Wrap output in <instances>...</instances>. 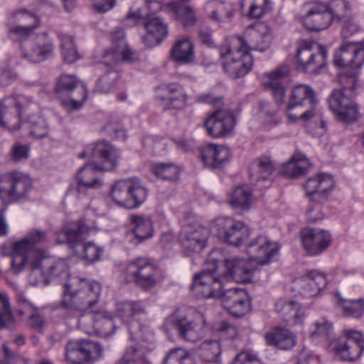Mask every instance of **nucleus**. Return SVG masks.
<instances>
[{
  "mask_svg": "<svg viewBox=\"0 0 364 364\" xmlns=\"http://www.w3.org/2000/svg\"><path fill=\"white\" fill-rule=\"evenodd\" d=\"M333 334L332 323L326 318L316 320L312 327L311 335L314 338L330 341Z\"/></svg>",
  "mask_w": 364,
  "mask_h": 364,
  "instance_id": "50",
  "label": "nucleus"
},
{
  "mask_svg": "<svg viewBox=\"0 0 364 364\" xmlns=\"http://www.w3.org/2000/svg\"><path fill=\"white\" fill-rule=\"evenodd\" d=\"M48 240L46 232L33 230L13 245L11 269L19 273L23 267L36 268L46 259V252L38 247Z\"/></svg>",
  "mask_w": 364,
  "mask_h": 364,
  "instance_id": "4",
  "label": "nucleus"
},
{
  "mask_svg": "<svg viewBox=\"0 0 364 364\" xmlns=\"http://www.w3.org/2000/svg\"><path fill=\"white\" fill-rule=\"evenodd\" d=\"M164 90L166 96L160 97L164 109H182L186 106L188 97L181 85L170 83Z\"/></svg>",
  "mask_w": 364,
  "mask_h": 364,
  "instance_id": "30",
  "label": "nucleus"
},
{
  "mask_svg": "<svg viewBox=\"0 0 364 364\" xmlns=\"http://www.w3.org/2000/svg\"><path fill=\"white\" fill-rule=\"evenodd\" d=\"M342 22L341 35L344 38H348L356 33L358 30V26L355 22L351 15L346 16L340 20Z\"/></svg>",
  "mask_w": 364,
  "mask_h": 364,
  "instance_id": "64",
  "label": "nucleus"
},
{
  "mask_svg": "<svg viewBox=\"0 0 364 364\" xmlns=\"http://www.w3.org/2000/svg\"><path fill=\"white\" fill-rule=\"evenodd\" d=\"M119 75L114 70H109L105 73L98 80L97 88L103 93L109 92L114 87L115 82Z\"/></svg>",
  "mask_w": 364,
  "mask_h": 364,
  "instance_id": "59",
  "label": "nucleus"
},
{
  "mask_svg": "<svg viewBox=\"0 0 364 364\" xmlns=\"http://www.w3.org/2000/svg\"><path fill=\"white\" fill-rule=\"evenodd\" d=\"M46 263L48 267L43 270L45 285H47L53 279H58L63 284L71 278L69 274L68 264L66 260H46Z\"/></svg>",
  "mask_w": 364,
  "mask_h": 364,
  "instance_id": "38",
  "label": "nucleus"
},
{
  "mask_svg": "<svg viewBox=\"0 0 364 364\" xmlns=\"http://www.w3.org/2000/svg\"><path fill=\"white\" fill-rule=\"evenodd\" d=\"M100 294L101 286L98 282L73 277L63 283L58 308L71 314L86 311L97 304Z\"/></svg>",
  "mask_w": 364,
  "mask_h": 364,
  "instance_id": "3",
  "label": "nucleus"
},
{
  "mask_svg": "<svg viewBox=\"0 0 364 364\" xmlns=\"http://www.w3.org/2000/svg\"><path fill=\"white\" fill-rule=\"evenodd\" d=\"M264 338L267 346L284 350L291 349L296 343L295 334L284 328H275L267 331Z\"/></svg>",
  "mask_w": 364,
  "mask_h": 364,
  "instance_id": "32",
  "label": "nucleus"
},
{
  "mask_svg": "<svg viewBox=\"0 0 364 364\" xmlns=\"http://www.w3.org/2000/svg\"><path fill=\"white\" fill-rule=\"evenodd\" d=\"M208 230L198 224H188L183 227L179 240L184 250L188 252H200L205 246Z\"/></svg>",
  "mask_w": 364,
  "mask_h": 364,
  "instance_id": "20",
  "label": "nucleus"
},
{
  "mask_svg": "<svg viewBox=\"0 0 364 364\" xmlns=\"http://www.w3.org/2000/svg\"><path fill=\"white\" fill-rule=\"evenodd\" d=\"M340 82L343 88L331 92L328 99V106L338 121L351 124L358 119L359 112L358 105L348 92L357 88V77L343 75L340 77Z\"/></svg>",
  "mask_w": 364,
  "mask_h": 364,
  "instance_id": "5",
  "label": "nucleus"
},
{
  "mask_svg": "<svg viewBox=\"0 0 364 364\" xmlns=\"http://www.w3.org/2000/svg\"><path fill=\"white\" fill-rule=\"evenodd\" d=\"M165 7L173 13L176 20L186 28L193 26L197 22L196 11L190 6L171 2Z\"/></svg>",
  "mask_w": 364,
  "mask_h": 364,
  "instance_id": "39",
  "label": "nucleus"
},
{
  "mask_svg": "<svg viewBox=\"0 0 364 364\" xmlns=\"http://www.w3.org/2000/svg\"><path fill=\"white\" fill-rule=\"evenodd\" d=\"M238 38L241 42L240 46L250 53L252 50L264 52L269 48L272 40L270 30L266 26L248 28L244 37H230Z\"/></svg>",
  "mask_w": 364,
  "mask_h": 364,
  "instance_id": "22",
  "label": "nucleus"
},
{
  "mask_svg": "<svg viewBox=\"0 0 364 364\" xmlns=\"http://www.w3.org/2000/svg\"><path fill=\"white\" fill-rule=\"evenodd\" d=\"M129 220L132 231L139 242L152 236L153 224L149 216L132 215L129 217Z\"/></svg>",
  "mask_w": 364,
  "mask_h": 364,
  "instance_id": "40",
  "label": "nucleus"
},
{
  "mask_svg": "<svg viewBox=\"0 0 364 364\" xmlns=\"http://www.w3.org/2000/svg\"><path fill=\"white\" fill-rule=\"evenodd\" d=\"M18 25L28 27L30 29L35 30L40 26L38 17L26 10H21L14 14V16Z\"/></svg>",
  "mask_w": 364,
  "mask_h": 364,
  "instance_id": "57",
  "label": "nucleus"
},
{
  "mask_svg": "<svg viewBox=\"0 0 364 364\" xmlns=\"http://www.w3.org/2000/svg\"><path fill=\"white\" fill-rule=\"evenodd\" d=\"M103 349L96 341L87 339L69 341L65 346V359L68 364H85L97 360Z\"/></svg>",
  "mask_w": 364,
  "mask_h": 364,
  "instance_id": "14",
  "label": "nucleus"
},
{
  "mask_svg": "<svg viewBox=\"0 0 364 364\" xmlns=\"http://www.w3.org/2000/svg\"><path fill=\"white\" fill-rule=\"evenodd\" d=\"M102 250L92 242L84 245L83 257L88 263H92L100 259Z\"/></svg>",
  "mask_w": 364,
  "mask_h": 364,
  "instance_id": "63",
  "label": "nucleus"
},
{
  "mask_svg": "<svg viewBox=\"0 0 364 364\" xmlns=\"http://www.w3.org/2000/svg\"><path fill=\"white\" fill-rule=\"evenodd\" d=\"M278 250V245L264 235H259L252 239L246 249L250 259L261 264H267Z\"/></svg>",
  "mask_w": 364,
  "mask_h": 364,
  "instance_id": "23",
  "label": "nucleus"
},
{
  "mask_svg": "<svg viewBox=\"0 0 364 364\" xmlns=\"http://www.w3.org/2000/svg\"><path fill=\"white\" fill-rule=\"evenodd\" d=\"M153 173L163 180H176L179 174L178 168L173 164H156L151 168Z\"/></svg>",
  "mask_w": 364,
  "mask_h": 364,
  "instance_id": "52",
  "label": "nucleus"
},
{
  "mask_svg": "<svg viewBox=\"0 0 364 364\" xmlns=\"http://www.w3.org/2000/svg\"><path fill=\"white\" fill-rule=\"evenodd\" d=\"M328 6V12H331L332 20L336 18L339 20L350 14V5L346 0H331Z\"/></svg>",
  "mask_w": 364,
  "mask_h": 364,
  "instance_id": "56",
  "label": "nucleus"
},
{
  "mask_svg": "<svg viewBox=\"0 0 364 364\" xmlns=\"http://www.w3.org/2000/svg\"><path fill=\"white\" fill-rule=\"evenodd\" d=\"M20 49L24 59L38 63L53 55L54 45L46 36H38L32 40L21 42Z\"/></svg>",
  "mask_w": 364,
  "mask_h": 364,
  "instance_id": "17",
  "label": "nucleus"
},
{
  "mask_svg": "<svg viewBox=\"0 0 364 364\" xmlns=\"http://www.w3.org/2000/svg\"><path fill=\"white\" fill-rule=\"evenodd\" d=\"M125 278L144 291L154 288L160 282L157 267L149 259L136 257L129 261L124 268Z\"/></svg>",
  "mask_w": 364,
  "mask_h": 364,
  "instance_id": "9",
  "label": "nucleus"
},
{
  "mask_svg": "<svg viewBox=\"0 0 364 364\" xmlns=\"http://www.w3.org/2000/svg\"><path fill=\"white\" fill-rule=\"evenodd\" d=\"M95 326V334L103 338L112 335L116 328L112 317L105 311H96Z\"/></svg>",
  "mask_w": 364,
  "mask_h": 364,
  "instance_id": "45",
  "label": "nucleus"
},
{
  "mask_svg": "<svg viewBox=\"0 0 364 364\" xmlns=\"http://www.w3.org/2000/svg\"><path fill=\"white\" fill-rule=\"evenodd\" d=\"M164 364H193V360L185 349L176 348L171 349L166 354Z\"/></svg>",
  "mask_w": 364,
  "mask_h": 364,
  "instance_id": "54",
  "label": "nucleus"
},
{
  "mask_svg": "<svg viewBox=\"0 0 364 364\" xmlns=\"http://www.w3.org/2000/svg\"><path fill=\"white\" fill-rule=\"evenodd\" d=\"M55 92L60 97L64 93L68 97L60 100V104L68 112L77 111L82 108L87 99V90L74 75H62L55 87Z\"/></svg>",
  "mask_w": 364,
  "mask_h": 364,
  "instance_id": "12",
  "label": "nucleus"
},
{
  "mask_svg": "<svg viewBox=\"0 0 364 364\" xmlns=\"http://www.w3.org/2000/svg\"><path fill=\"white\" fill-rule=\"evenodd\" d=\"M275 309L287 322L297 324L302 321L304 311L300 305L294 301L278 299L275 304Z\"/></svg>",
  "mask_w": 364,
  "mask_h": 364,
  "instance_id": "37",
  "label": "nucleus"
},
{
  "mask_svg": "<svg viewBox=\"0 0 364 364\" xmlns=\"http://www.w3.org/2000/svg\"><path fill=\"white\" fill-rule=\"evenodd\" d=\"M309 166L310 163L305 156L296 154L283 166L282 173L289 177H296L304 174Z\"/></svg>",
  "mask_w": 364,
  "mask_h": 364,
  "instance_id": "43",
  "label": "nucleus"
},
{
  "mask_svg": "<svg viewBox=\"0 0 364 364\" xmlns=\"http://www.w3.org/2000/svg\"><path fill=\"white\" fill-rule=\"evenodd\" d=\"M274 164L268 156L258 158L251 166L250 178L252 182H266L267 184L259 186L260 188H267L270 186L269 181L273 171Z\"/></svg>",
  "mask_w": 364,
  "mask_h": 364,
  "instance_id": "34",
  "label": "nucleus"
},
{
  "mask_svg": "<svg viewBox=\"0 0 364 364\" xmlns=\"http://www.w3.org/2000/svg\"><path fill=\"white\" fill-rule=\"evenodd\" d=\"M171 58L178 64H190L195 60L194 44L188 38L176 41L171 48Z\"/></svg>",
  "mask_w": 364,
  "mask_h": 364,
  "instance_id": "36",
  "label": "nucleus"
},
{
  "mask_svg": "<svg viewBox=\"0 0 364 364\" xmlns=\"http://www.w3.org/2000/svg\"><path fill=\"white\" fill-rule=\"evenodd\" d=\"M289 68L287 65H282L264 75L263 85L272 92L277 105L284 102V82L289 78Z\"/></svg>",
  "mask_w": 364,
  "mask_h": 364,
  "instance_id": "26",
  "label": "nucleus"
},
{
  "mask_svg": "<svg viewBox=\"0 0 364 364\" xmlns=\"http://www.w3.org/2000/svg\"><path fill=\"white\" fill-rule=\"evenodd\" d=\"M129 191V179L120 180L112 186L110 195L118 205L130 208Z\"/></svg>",
  "mask_w": 364,
  "mask_h": 364,
  "instance_id": "44",
  "label": "nucleus"
},
{
  "mask_svg": "<svg viewBox=\"0 0 364 364\" xmlns=\"http://www.w3.org/2000/svg\"><path fill=\"white\" fill-rule=\"evenodd\" d=\"M192 287L204 298L220 296L223 307L234 316H242L250 311V301L244 289L231 288L222 291V279L216 264H214L213 269H204L196 274Z\"/></svg>",
  "mask_w": 364,
  "mask_h": 364,
  "instance_id": "1",
  "label": "nucleus"
},
{
  "mask_svg": "<svg viewBox=\"0 0 364 364\" xmlns=\"http://www.w3.org/2000/svg\"><path fill=\"white\" fill-rule=\"evenodd\" d=\"M112 48L111 52L106 54V57L112 55L114 62L119 60L132 63L136 60L134 53L129 48L122 31H117L112 35Z\"/></svg>",
  "mask_w": 364,
  "mask_h": 364,
  "instance_id": "35",
  "label": "nucleus"
},
{
  "mask_svg": "<svg viewBox=\"0 0 364 364\" xmlns=\"http://www.w3.org/2000/svg\"><path fill=\"white\" fill-rule=\"evenodd\" d=\"M146 313V308L141 301H129L117 304L116 315L124 322H131L134 316Z\"/></svg>",
  "mask_w": 364,
  "mask_h": 364,
  "instance_id": "42",
  "label": "nucleus"
},
{
  "mask_svg": "<svg viewBox=\"0 0 364 364\" xmlns=\"http://www.w3.org/2000/svg\"><path fill=\"white\" fill-rule=\"evenodd\" d=\"M302 245L311 256H317L326 251L332 243L329 231L317 228H305L301 231Z\"/></svg>",
  "mask_w": 364,
  "mask_h": 364,
  "instance_id": "21",
  "label": "nucleus"
},
{
  "mask_svg": "<svg viewBox=\"0 0 364 364\" xmlns=\"http://www.w3.org/2000/svg\"><path fill=\"white\" fill-rule=\"evenodd\" d=\"M144 28L146 34L144 36L143 41L149 47L161 43L168 33V24L159 16L147 17L144 23Z\"/></svg>",
  "mask_w": 364,
  "mask_h": 364,
  "instance_id": "28",
  "label": "nucleus"
},
{
  "mask_svg": "<svg viewBox=\"0 0 364 364\" xmlns=\"http://www.w3.org/2000/svg\"><path fill=\"white\" fill-rule=\"evenodd\" d=\"M200 357L207 362H220L221 347L216 340H207L203 341L198 349Z\"/></svg>",
  "mask_w": 364,
  "mask_h": 364,
  "instance_id": "46",
  "label": "nucleus"
},
{
  "mask_svg": "<svg viewBox=\"0 0 364 364\" xmlns=\"http://www.w3.org/2000/svg\"><path fill=\"white\" fill-rule=\"evenodd\" d=\"M96 311L82 314L78 319V327L87 334L96 333Z\"/></svg>",
  "mask_w": 364,
  "mask_h": 364,
  "instance_id": "58",
  "label": "nucleus"
},
{
  "mask_svg": "<svg viewBox=\"0 0 364 364\" xmlns=\"http://www.w3.org/2000/svg\"><path fill=\"white\" fill-rule=\"evenodd\" d=\"M200 156L205 166L215 168L230 159V152L223 145L210 144L202 149Z\"/></svg>",
  "mask_w": 364,
  "mask_h": 364,
  "instance_id": "31",
  "label": "nucleus"
},
{
  "mask_svg": "<svg viewBox=\"0 0 364 364\" xmlns=\"http://www.w3.org/2000/svg\"><path fill=\"white\" fill-rule=\"evenodd\" d=\"M23 125L30 130V134L36 138H43L48 136L49 127L46 119L39 116H31Z\"/></svg>",
  "mask_w": 364,
  "mask_h": 364,
  "instance_id": "49",
  "label": "nucleus"
},
{
  "mask_svg": "<svg viewBox=\"0 0 364 364\" xmlns=\"http://www.w3.org/2000/svg\"><path fill=\"white\" fill-rule=\"evenodd\" d=\"M299 293L305 297H313L318 295L327 284L324 274L312 270L297 280Z\"/></svg>",
  "mask_w": 364,
  "mask_h": 364,
  "instance_id": "29",
  "label": "nucleus"
},
{
  "mask_svg": "<svg viewBox=\"0 0 364 364\" xmlns=\"http://www.w3.org/2000/svg\"><path fill=\"white\" fill-rule=\"evenodd\" d=\"M89 230L84 221L73 222L62 228L57 240L60 243L68 242L74 247L86 238Z\"/></svg>",
  "mask_w": 364,
  "mask_h": 364,
  "instance_id": "33",
  "label": "nucleus"
},
{
  "mask_svg": "<svg viewBox=\"0 0 364 364\" xmlns=\"http://www.w3.org/2000/svg\"><path fill=\"white\" fill-rule=\"evenodd\" d=\"M231 364H264L257 355L248 351L243 350L238 353Z\"/></svg>",
  "mask_w": 364,
  "mask_h": 364,
  "instance_id": "62",
  "label": "nucleus"
},
{
  "mask_svg": "<svg viewBox=\"0 0 364 364\" xmlns=\"http://www.w3.org/2000/svg\"><path fill=\"white\" fill-rule=\"evenodd\" d=\"M118 362L122 363V364H150L146 359V350L135 346L127 348L123 357Z\"/></svg>",
  "mask_w": 364,
  "mask_h": 364,
  "instance_id": "51",
  "label": "nucleus"
},
{
  "mask_svg": "<svg viewBox=\"0 0 364 364\" xmlns=\"http://www.w3.org/2000/svg\"><path fill=\"white\" fill-rule=\"evenodd\" d=\"M205 324L203 314L193 309L187 314L176 311L166 319V325L174 326L180 337L191 343L203 338Z\"/></svg>",
  "mask_w": 364,
  "mask_h": 364,
  "instance_id": "8",
  "label": "nucleus"
},
{
  "mask_svg": "<svg viewBox=\"0 0 364 364\" xmlns=\"http://www.w3.org/2000/svg\"><path fill=\"white\" fill-rule=\"evenodd\" d=\"M32 102L31 97L18 95L0 102V127L14 132L19 128L20 115L23 107Z\"/></svg>",
  "mask_w": 364,
  "mask_h": 364,
  "instance_id": "16",
  "label": "nucleus"
},
{
  "mask_svg": "<svg viewBox=\"0 0 364 364\" xmlns=\"http://www.w3.org/2000/svg\"><path fill=\"white\" fill-rule=\"evenodd\" d=\"M129 185L130 208H137L146 199L147 189L136 178H129Z\"/></svg>",
  "mask_w": 364,
  "mask_h": 364,
  "instance_id": "48",
  "label": "nucleus"
},
{
  "mask_svg": "<svg viewBox=\"0 0 364 364\" xmlns=\"http://www.w3.org/2000/svg\"><path fill=\"white\" fill-rule=\"evenodd\" d=\"M287 114L289 120L292 122L299 120L308 122L316 117L322 119L318 102L309 86L298 85L294 87L287 107ZM321 127H324L323 120Z\"/></svg>",
  "mask_w": 364,
  "mask_h": 364,
  "instance_id": "6",
  "label": "nucleus"
},
{
  "mask_svg": "<svg viewBox=\"0 0 364 364\" xmlns=\"http://www.w3.org/2000/svg\"><path fill=\"white\" fill-rule=\"evenodd\" d=\"M31 187V179L21 172H12L0 178V198L11 203L23 198Z\"/></svg>",
  "mask_w": 364,
  "mask_h": 364,
  "instance_id": "15",
  "label": "nucleus"
},
{
  "mask_svg": "<svg viewBox=\"0 0 364 364\" xmlns=\"http://www.w3.org/2000/svg\"><path fill=\"white\" fill-rule=\"evenodd\" d=\"M222 251L220 250H214L209 255L207 260V267L205 269H213L214 264L218 265V273L221 277L220 272V266L221 263H224L227 273L224 274L225 277L228 279L229 277L237 283H247L251 282L254 269L250 264L243 259L239 257L220 258Z\"/></svg>",
  "mask_w": 364,
  "mask_h": 364,
  "instance_id": "11",
  "label": "nucleus"
},
{
  "mask_svg": "<svg viewBox=\"0 0 364 364\" xmlns=\"http://www.w3.org/2000/svg\"><path fill=\"white\" fill-rule=\"evenodd\" d=\"M63 59L68 63H73L79 58L73 40L71 36L65 34L59 36Z\"/></svg>",
  "mask_w": 364,
  "mask_h": 364,
  "instance_id": "53",
  "label": "nucleus"
},
{
  "mask_svg": "<svg viewBox=\"0 0 364 364\" xmlns=\"http://www.w3.org/2000/svg\"><path fill=\"white\" fill-rule=\"evenodd\" d=\"M29 151L28 145L16 141L11 147L9 156L11 161L18 163L27 159L29 156Z\"/></svg>",
  "mask_w": 364,
  "mask_h": 364,
  "instance_id": "60",
  "label": "nucleus"
},
{
  "mask_svg": "<svg viewBox=\"0 0 364 364\" xmlns=\"http://www.w3.org/2000/svg\"><path fill=\"white\" fill-rule=\"evenodd\" d=\"M235 124L236 120L231 112L218 109L209 116L204 125L209 136L222 138L231 135Z\"/></svg>",
  "mask_w": 364,
  "mask_h": 364,
  "instance_id": "18",
  "label": "nucleus"
},
{
  "mask_svg": "<svg viewBox=\"0 0 364 364\" xmlns=\"http://www.w3.org/2000/svg\"><path fill=\"white\" fill-rule=\"evenodd\" d=\"M13 323L8 296L6 293L0 291V328H9Z\"/></svg>",
  "mask_w": 364,
  "mask_h": 364,
  "instance_id": "55",
  "label": "nucleus"
},
{
  "mask_svg": "<svg viewBox=\"0 0 364 364\" xmlns=\"http://www.w3.org/2000/svg\"><path fill=\"white\" fill-rule=\"evenodd\" d=\"M240 42L238 38H228L219 47L224 70L234 78L245 76L253 65L252 56L240 46Z\"/></svg>",
  "mask_w": 364,
  "mask_h": 364,
  "instance_id": "7",
  "label": "nucleus"
},
{
  "mask_svg": "<svg viewBox=\"0 0 364 364\" xmlns=\"http://www.w3.org/2000/svg\"><path fill=\"white\" fill-rule=\"evenodd\" d=\"M364 350V337L361 333L355 331H346L336 347L337 356L346 361H354L361 355Z\"/></svg>",
  "mask_w": 364,
  "mask_h": 364,
  "instance_id": "19",
  "label": "nucleus"
},
{
  "mask_svg": "<svg viewBox=\"0 0 364 364\" xmlns=\"http://www.w3.org/2000/svg\"><path fill=\"white\" fill-rule=\"evenodd\" d=\"M33 30L28 27L20 26L18 24L12 26L9 28V33L11 38L22 41L32 40L36 36L33 35Z\"/></svg>",
  "mask_w": 364,
  "mask_h": 364,
  "instance_id": "61",
  "label": "nucleus"
},
{
  "mask_svg": "<svg viewBox=\"0 0 364 364\" xmlns=\"http://www.w3.org/2000/svg\"><path fill=\"white\" fill-rule=\"evenodd\" d=\"M296 59L299 70L318 74L326 65L327 50L321 44L302 40L299 42Z\"/></svg>",
  "mask_w": 364,
  "mask_h": 364,
  "instance_id": "10",
  "label": "nucleus"
},
{
  "mask_svg": "<svg viewBox=\"0 0 364 364\" xmlns=\"http://www.w3.org/2000/svg\"><path fill=\"white\" fill-rule=\"evenodd\" d=\"M93 161L85 164L77 174L78 186H71L67 192V197L81 198L85 195L86 188H100L102 181L95 176L97 171H112L117 164L119 153L109 142L100 141L92 148Z\"/></svg>",
  "mask_w": 364,
  "mask_h": 364,
  "instance_id": "2",
  "label": "nucleus"
},
{
  "mask_svg": "<svg viewBox=\"0 0 364 364\" xmlns=\"http://www.w3.org/2000/svg\"><path fill=\"white\" fill-rule=\"evenodd\" d=\"M253 202L252 190L247 185L239 186L229 196L228 203L233 208L241 210L250 209Z\"/></svg>",
  "mask_w": 364,
  "mask_h": 364,
  "instance_id": "41",
  "label": "nucleus"
},
{
  "mask_svg": "<svg viewBox=\"0 0 364 364\" xmlns=\"http://www.w3.org/2000/svg\"><path fill=\"white\" fill-rule=\"evenodd\" d=\"M338 306L345 316L358 318L363 315L364 300L343 299L341 297H338Z\"/></svg>",
  "mask_w": 364,
  "mask_h": 364,
  "instance_id": "47",
  "label": "nucleus"
},
{
  "mask_svg": "<svg viewBox=\"0 0 364 364\" xmlns=\"http://www.w3.org/2000/svg\"><path fill=\"white\" fill-rule=\"evenodd\" d=\"M333 62L338 67L359 68L364 63V50L357 44L348 43L335 53Z\"/></svg>",
  "mask_w": 364,
  "mask_h": 364,
  "instance_id": "27",
  "label": "nucleus"
},
{
  "mask_svg": "<svg viewBox=\"0 0 364 364\" xmlns=\"http://www.w3.org/2000/svg\"><path fill=\"white\" fill-rule=\"evenodd\" d=\"M332 22V15L328 6L321 2L312 3L302 18L304 26L311 31H319L327 28Z\"/></svg>",
  "mask_w": 364,
  "mask_h": 364,
  "instance_id": "24",
  "label": "nucleus"
},
{
  "mask_svg": "<svg viewBox=\"0 0 364 364\" xmlns=\"http://www.w3.org/2000/svg\"><path fill=\"white\" fill-rule=\"evenodd\" d=\"M335 186L333 176L327 173H318L309 178L304 184L306 195L311 200H325Z\"/></svg>",
  "mask_w": 364,
  "mask_h": 364,
  "instance_id": "25",
  "label": "nucleus"
},
{
  "mask_svg": "<svg viewBox=\"0 0 364 364\" xmlns=\"http://www.w3.org/2000/svg\"><path fill=\"white\" fill-rule=\"evenodd\" d=\"M210 228L220 240L235 246L240 245L250 235L249 228L242 221L228 217L213 220Z\"/></svg>",
  "mask_w": 364,
  "mask_h": 364,
  "instance_id": "13",
  "label": "nucleus"
}]
</instances>
